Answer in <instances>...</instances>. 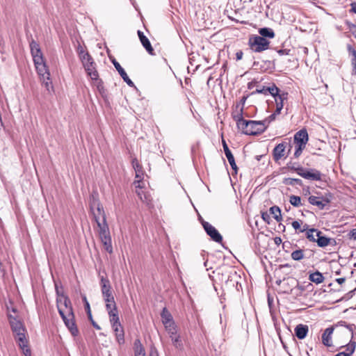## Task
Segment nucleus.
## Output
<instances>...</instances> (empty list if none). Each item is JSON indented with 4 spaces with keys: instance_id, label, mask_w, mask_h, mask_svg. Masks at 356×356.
<instances>
[{
    "instance_id": "nucleus-45",
    "label": "nucleus",
    "mask_w": 356,
    "mask_h": 356,
    "mask_svg": "<svg viewBox=\"0 0 356 356\" xmlns=\"http://www.w3.org/2000/svg\"><path fill=\"white\" fill-rule=\"evenodd\" d=\"M102 296L106 304L112 305L115 303L114 296L112 293V291L103 293Z\"/></svg>"
},
{
    "instance_id": "nucleus-37",
    "label": "nucleus",
    "mask_w": 356,
    "mask_h": 356,
    "mask_svg": "<svg viewBox=\"0 0 356 356\" xmlns=\"http://www.w3.org/2000/svg\"><path fill=\"white\" fill-rule=\"evenodd\" d=\"M283 184L285 185L289 186H302L303 183L302 181L300 179H296V178H284L283 180Z\"/></svg>"
},
{
    "instance_id": "nucleus-33",
    "label": "nucleus",
    "mask_w": 356,
    "mask_h": 356,
    "mask_svg": "<svg viewBox=\"0 0 356 356\" xmlns=\"http://www.w3.org/2000/svg\"><path fill=\"white\" fill-rule=\"evenodd\" d=\"M60 305L61 308H63V307H65V314H70V310L71 309V312H73V309H72V305H71V301L67 297H64V299H63V302H60V303L58 302V305Z\"/></svg>"
},
{
    "instance_id": "nucleus-53",
    "label": "nucleus",
    "mask_w": 356,
    "mask_h": 356,
    "mask_svg": "<svg viewBox=\"0 0 356 356\" xmlns=\"http://www.w3.org/2000/svg\"><path fill=\"white\" fill-rule=\"evenodd\" d=\"M85 309L88 315V318H91V310L89 302H86V304H84Z\"/></svg>"
},
{
    "instance_id": "nucleus-34",
    "label": "nucleus",
    "mask_w": 356,
    "mask_h": 356,
    "mask_svg": "<svg viewBox=\"0 0 356 356\" xmlns=\"http://www.w3.org/2000/svg\"><path fill=\"white\" fill-rule=\"evenodd\" d=\"M136 193L143 202L146 204L147 206L151 204L152 199L149 194L145 193L143 191H136Z\"/></svg>"
},
{
    "instance_id": "nucleus-8",
    "label": "nucleus",
    "mask_w": 356,
    "mask_h": 356,
    "mask_svg": "<svg viewBox=\"0 0 356 356\" xmlns=\"http://www.w3.org/2000/svg\"><path fill=\"white\" fill-rule=\"evenodd\" d=\"M202 225L206 232L207 234L215 242L222 243V236L219 232L209 222L202 220Z\"/></svg>"
},
{
    "instance_id": "nucleus-2",
    "label": "nucleus",
    "mask_w": 356,
    "mask_h": 356,
    "mask_svg": "<svg viewBox=\"0 0 356 356\" xmlns=\"http://www.w3.org/2000/svg\"><path fill=\"white\" fill-rule=\"evenodd\" d=\"M234 120L236 122L238 129L245 135H258L264 132L267 129V125H264L262 120H246L241 114L238 116H234Z\"/></svg>"
},
{
    "instance_id": "nucleus-42",
    "label": "nucleus",
    "mask_w": 356,
    "mask_h": 356,
    "mask_svg": "<svg viewBox=\"0 0 356 356\" xmlns=\"http://www.w3.org/2000/svg\"><path fill=\"white\" fill-rule=\"evenodd\" d=\"M106 309L108 312V314L109 317L114 316V314H118V311L116 306V303L115 304H106Z\"/></svg>"
},
{
    "instance_id": "nucleus-59",
    "label": "nucleus",
    "mask_w": 356,
    "mask_h": 356,
    "mask_svg": "<svg viewBox=\"0 0 356 356\" xmlns=\"http://www.w3.org/2000/svg\"><path fill=\"white\" fill-rule=\"evenodd\" d=\"M310 229L309 228V225L307 224H305L303 225V226L301 227V229H300L299 232L300 233H302V232H307L308 230H309Z\"/></svg>"
},
{
    "instance_id": "nucleus-27",
    "label": "nucleus",
    "mask_w": 356,
    "mask_h": 356,
    "mask_svg": "<svg viewBox=\"0 0 356 356\" xmlns=\"http://www.w3.org/2000/svg\"><path fill=\"white\" fill-rule=\"evenodd\" d=\"M100 284L102 294L112 291L110 281L107 277L102 276L100 279Z\"/></svg>"
},
{
    "instance_id": "nucleus-46",
    "label": "nucleus",
    "mask_w": 356,
    "mask_h": 356,
    "mask_svg": "<svg viewBox=\"0 0 356 356\" xmlns=\"http://www.w3.org/2000/svg\"><path fill=\"white\" fill-rule=\"evenodd\" d=\"M270 94L274 98L280 96V89L276 86L275 83L270 87H268V95Z\"/></svg>"
},
{
    "instance_id": "nucleus-16",
    "label": "nucleus",
    "mask_w": 356,
    "mask_h": 356,
    "mask_svg": "<svg viewBox=\"0 0 356 356\" xmlns=\"http://www.w3.org/2000/svg\"><path fill=\"white\" fill-rule=\"evenodd\" d=\"M112 63L113 65L115 66V69L122 78L124 82L127 83V84L130 87H135V85L134 82L129 78L127 74L126 73L125 70L122 67L120 64L115 60L113 59L112 60Z\"/></svg>"
},
{
    "instance_id": "nucleus-49",
    "label": "nucleus",
    "mask_w": 356,
    "mask_h": 356,
    "mask_svg": "<svg viewBox=\"0 0 356 356\" xmlns=\"http://www.w3.org/2000/svg\"><path fill=\"white\" fill-rule=\"evenodd\" d=\"M305 145H302L301 144H299V145L296 144L294 157L298 158L301 155L302 150L305 149Z\"/></svg>"
},
{
    "instance_id": "nucleus-54",
    "label": "nucleus",
    "mask_w": 356,
    "mask_h": 356,
    "mask_svg": "<svg viewBox=\"0 0 356 356\" xmlns=\"http://www.w3.org/2000/svg\"><path fill=\"white\" fill-rule=\"evenodd\" d=\"M261 218L262 219L269 223L270 222V214H268L267 212H264L261 213Z\"/></svg>"
},
{
    "instance_id": "nucleus-25",
    "label": "nucleus",
    "mask_w": 356,
    "mask_h": 356,
    "mask_svg": "<svg viewBox=\"0 0 356 356\" xmlns=\"http://www.w3.org/2000/svg\"><path fill=\"white\" fill-rule=\"evenodd\" d=\"M333 327H334V328H337L339 327H346L349 331V332L350 333L351 338L353 337L354 332H355V330L356 329V326H355V324H348V323H347L344 321H340L337 322L336 324L334 325Z\"/></svg>"
},
{
    "instance_id": "nucleus-28",
    "label": "nucleus",
    "mask_w": 356,
    "mask_h": 356,
    "mask_svg": "<svg viewBox=\"0 0 356 356\" xmlns=\"http://www.w3.org/2000/svg\"><path fill=\"white\" fill-rule=\"evenodd\" d=\"M259 36L264 38H273L275 37V32L270 28L264 27L259 29Z\"/></svg>"
},
{
    "instance_id": "nucleus-13",
    "label": "nucleus",
    "mask_w": 356,
    "mask_h": 356,
    "mask_svg": "<svg viewBox=\"0 0 356 356\" xmlns=\"http://www.w3.org/2000/svg\"><path fill=\"white\" fill-rule=\"evenodd\" d=\"M316 243L319 248H325L329 245L332 246L337 245V241L334 238H329L323 235L322 232L320 230L317 232Z\"/></svg>"
},
{
    "instance_id": "nucleus-12",
    "label": "nucleus",
    "mask_w": 356,
    "mask_h": 356,
    "mask_svg": "<svg viewBox=\"0 0 356 356\" xmlns=\"http://www.w3.org/2000/svg\"><path fill=\"white\" fill-rule=\"evenodd\" d=\"M29 45L33 63L44 60L40 47L36 41H35L34 40H31Z\"/></svg>"
},
{
    "instance_id": "nucleus-15",
    "label": "nucleus",
    "mask_w": 356,
    "mask_h": 356,
    "mask_svg": "<svg viewBox=\"0 0 356 356\" xmlns=\"http://www.w3.org/2000/svg\"><path fill=\"white\" fill-rule=\"evenodd\" d=\"M298 285V280L293 277L284 278L283 284L282 285V291L284 293H291L293 287Z\"/></svg>"
},
{
    "instance_id": "nucleus-51",
    "label": "nucleus",
    "mask_w": 356,
    "mask_h": 356,
    "mask_svg": "<svg viewBox=\"0 0 356 356\" xmlns=\"http://www.w3.org/2000/svg\"><path fill=\"white\" fill-rule=\"evenodd\" d=\"M109 320L111 325L120 323L118 314L115 315L114 314V316L109 317Z\"/></svg>"
},
{
    "instance_id": "nucleus-61",
    "label": "nucleus",
    "mask_w": 356,
    "mask_h": 356,
    "mask_svg": "<svg viewBox=\"0 0 356 356\" xmlns=\"http://www.w3.org/2000/svg\"><path fill=\"white\" fill-rule=\"evenodd\" d=\"M256 83H257V81H255V80H254V81H252L251 82H249L248 83V89H252L253 88L254 85L256 84Z\"/></svg>"
},
{
    "instance_id": "nucleus-17",
    "label": "nucleus",
    "mask_w": 356,
    "mask_h": 356,
    "mask_svg": "<svg viewBox=\"0 0 356 356\" xmlns=\"http://www.w3.org/2000/svg\"><path fill=\"white\" fill-rule=\"evenodd\" d=\"M308 139V134L305 129H300L294 135V143L297 145H306Z\"/></svg>"
},
{
    "instance_id": "nucleus-44",
    "label": "nucleus",
    "mask_w": 356,
    "mask_h": 356,
    "mask_svg": "<svg viewBox=\"0 0 356 356\" xmlns=\"http://www.w3.org/2000/svg\"><path fill=\"white\" fill-rule=\"evenodd\" d=\"M291 257L294 261H300L304 258V251L301 249L292 252Z\"/></svg>"
},
{
    "instance_id": "nucleus-55",
    "label": "nucleus",
    "mask_w": 356,
    "mask_h": 356,
    "mask_svg": "<svg viewBox=\"0 0 356 356\" xmlns=\"http://www.w3.org/2000/svg\"><path fill=\"white\" fill-rule=\"evenodd\" d=\"M290 51H291V50L290 49H282L277 50V53L280 56L289 55L290 54Z\"/></svg>"
},
{
    "instance_id": "nucleus-3",
    "label": "nucleus",
    "mask_w": 356,
    "mask_h": 356,
    "mask_svg": "<svg viewBox=\"0 0 356 356\" xmlns=\"http://www.w3.org/2000/svg\"><path fill=\"white\" fill-rule=\"evenodd\" d=\"M36 71L40 76V80L42 81L46 89L49 91L52 88V82L50 78V72L46 65L44 60L34 63Z\"/></svg>"
},
{
    "instance_id": "nucleus-14",
    "label": "nucleus",
    "mask_w": 356,
    "mask_h": 356,
    "mask_svg": "<svg viewBox=\"0 0 356 356\" xmlns=\"http://www.w3.org/2000/svg\"><path fill=\"white\" fill-rule=\"evenodd\" d=\"M287 145H289V147H291V145L285 141L279 143L275 147V148L273 150V156L275 161L277 162L282 158L286 156L285 149Z\"/></svg>"
},
{
    "instance_id": "nucleus-39",
    "label": "nucleus",
    "mask_w": 356,
    "mask_h": 356,
    "mask_svg": "<svg viewBox=\"0 0 356 356\" xmlns=\"http://www.w3.org/2000/svg\"><path fill=\"white\" fill-rule=\"evenodd\" d=\"M286 168L292 171L296 172L298 175L301 173L303 168L296 163L289 162L286 164Z\"/></svg>"
},
{
    "instance_id": "nucleus-22",
    "label": "nucleus",
    "mask_w": 356,
    "mask_h": 356,
    "mask_svg": "<svg viewBox=\"0 0 356 356\" xmlns=\"http://www.w3.org/2000/svg\"><path fill=\"white\" fill-rule=\"evenodd\" d=\"M334 327H329L324 330L322 334V343L327 347L332 346V335L333 334Z\"/></svg>"
},
{
    "instance_id": "nucleus-26",
    "label": "nucleus",
    "mask_w": 356,
    "mask_h": 356,
    "mask_svg": "<svg viewBox=\"0 0 356 356\" xmlns=\"http://www.w3.org/2000/svg\"><path fill=\"white\" fill-rule=\"evenodd\" d=\"M131 164L136 172V177L141 179L143 176L142 165L139 163L136 158L132 159Z\"/></svg>"
},
{
    "instance_id": "nucleus-21",
    "label": "nucleus",
    "mask_w": 356,
    "mask_h": 356,
    "mask_svg": "<svg viewBox=\"0 0 356 356\" xmlns=\"http://www.w3.org/2000/svg\"><path fill=\"white\" fill-rule=\"evenodd\" d=\"M345 347L346 350L338 353L334 356H351L355 352L356 347V342L350 340L346 346H341L340 348Z\"/></svg>"
},
{
    "instance_id": "nucleus-32",
    "label": "nucleus",
    "mask_w": 356,
    "mask_h": 356,
    "mask_svg": "<svg viewBox=\"0 0 356 356\" xmlns=\"http://www.w3.org/2000/svg\"><path fill=\"white\" fill-rule=\"evenodd\" d=\"M348 49L350 54L352 56L351 58V64L353 65V74H356V49L351 47V45L348 46Z\"/></svg>"
},
{
    "instance_id": "nucleus-48",
    "label": "nucleus",
    "mask_w": 356,
    "mask_h": 356,
    "mask_svg": "<svg viewBox=\"0 0 356 356\" xmlns=\"http://www.w3.org/2000/svg\"><path fill=\"white\" fill-rule=\"evenodd\" d=\"M280 113H277V111H275L273 113H272L271 115H270L268 118H266V119H264V120H262L264 122V125H267V127L268 126V124L274 121L276 118V116L277 115H279Z\"/></svg>"
},
{
    "instance_id": "nucleus-24",
    "label": "nucleus",
    "mask_w": 356,
    "mask_h": 356,
    "mask_svg": "<svg viewBox=\"0 0 356 356\" xmlns=\"http://www.w3.org/2000/svg\"><path fill=\"white\" fill-rule=\"evenodd\" d=\"M288 93L287 92H282L280 96L277 97L275 99V101L276 102V109L277 113H280L282 109L284 106V101L287 99Z\"/></svg>"
},
{
    "instance_id": "nucleus-60",
    "label": "nucleus",
    "mask_w": 356,
    "mask_h": 356,
    "mask_svg": "<svg viewBox=\"0 0 356 356\" xmlns=\"http://www.w3.org/2000/svg\"><path fill=\"white\" fill-rule=\"evenodd\" d=\"M350 236L351 238L356 240V228L350 231Z\"/></svg>"
},
{
    "instance_id": "nucleus-50",
    "label": "nucleus",
    "mask_w": 356,
    "mask_h": 356,
    "mask_svg": "<svg viewBox=\"0 0 356 356\" xmlns=\"http://www.w3.org/2000/svg\"><path fill=\"white\" fill-rule=\"evenodd\" d=\"M255 94H264L265 95H268V87L263 86L261 88H257L256 90L252 92L251 95Z\"/></svg>"
},
{
    "instance_id": "nucleus-43",
    "label": "nucleus",
    "mask_w": 356,
    "mask_h": 356,
    "mask_svg": "<svg viewBox=\"0 0 356 356\" xmlns=\"http://www.w3.org/2000/svg\"><path fill=\"white\" fill-rule=\"evenodd\" d=\"M101 241L104 245V250L110 254L112 253L113 246L111 238H105L104 240H102Z\"/></svg>"
},
{
    "instance_id": "nucleus-35",
    "label": "nucleus",
    "mask_w": 356,
    "mask_h": 356,
    "mask_svg": "<svg viewBox=\"0 0 356 356\" xmlns=\"http://www.w3.org/2000/svg\"><path fill=\"white\" fill-rule=\"evenodd\" d=\"M141 44H143V47L146 49V51L150 54L154 55V49L152 47V44L149 40V39L145 37H142L141 40H140Z\"/></svg>"
},
{
    "instance_id": "nucleus-7",
    "label": "nucleus",
    "mask_w": 356,
    "mask_h": 356,
    "mask_svg": "<svg viewBox=\"0 0 356 356\" xmlns=\"http://www.w3.org/2000/svg\"><path fill=\"white\" fill-rule=\"evenodd\" d=\"M331 193H326L321 197L311 195L308 198L309 204L316 206L319 209L323 210L326 205H327L332 200Z\"/></svg>"
},
{
    "instance_id": "nucleus-63",
    "label": "nucleus",
    "mask_w": 356,
    "mask_h": 356,
    "mask_svg": "<svg viewBox=\"0 0 356 356\" xmlns=\"http://www.w3.org/2000/svg\"><path fill=\"white\" fill-rule=\"evenodd\" d=\"M283 282H284V279L283 280H281V279H277L276 281H275V284L278 286H280V287L282 288V285L283 284Z\"/></svg>"
},
{
    "instance_id": "nucleus-18",
    "label": "nucleus",
    "mask_w": 356,
    "mask_h": 356,
    "mask_svg": "<svg viewBox=\"0 0 356 356\" xmlns=\"http://www.w3.org/2000/svg\"><path fill=\"white\" fill-rule=\"evenodd\" d=\"M222 147H223V149H224L225 156H226L232 170H234V172L236 173L238 168L236 164L234 157L232 152L229 149L226 142L224 140H222Z\"/></svg>"
},
{
    "instance_id": "nucleus-4",
    "label": "nucleus",
    "mask_w": 356,
    "mask_h": 356,
    "mask_svg": "<svg viewBox=\"0 0 356 356\" xmlns=\"http://www.w3.org/2000/svg\"><path fill=\"white\" fill-rule=\"evenodd\" d=\"M248 45L252 51L260 53L269 49L270 42L263 37L254 35L249 38Z\"/></svg>"
},
{
    "instance_id": "nucleus-56",
    "label": "nucleus",
    "mask_w": 356,
    "mask_h": 356,
    "mask_svg": "<svg viewBox=\"0 0 356 356\" xmlns=\"http://www.w3.org/2000/svg\"><path fill=\"white\" fill-rule=\"evenodd\" d=\"M91 323V324L92 325V326L96 329V330H101V327L95 321V320H93L92 318V316L91 315V318H88Z\"/></svg>"
},
{
    "instance_id": "nucleus-1",
    "label": "nucleus",
    "mask_w": 356,
    "mask_h": 356,
    "mask_svg": "<svg viewBox=\"0 0 356 356\" xmlns=\"http://www.w3.org/2000/svg\"><path fill=\"white\" fill-rule=\"evenodd\" d=\"M9 323L19 348L25 356H31V350L26 338V329L22 323L12 315H8Z\"/></svg>"
},
{
    "instance_id": "nucleus-6",
    "label": "nucleus",
    "mask_w": 356,
    "mask_h": 356,
    "mask_svg": "<svg viewBox=\"0 0 356 356\" xmlns=\"http://www.w3.org/2000/svg\"><path fill=\"white\" fill-rule=\"evenodd\" d=\"M81 60L88 75L92 80H97L99 78V74L96 70L95 63L92 56L88 53H86L81 56Z\"/></svg>"
},
{
    "instance_id": "nucleus-9",
    "label": "nucleus",
    "mask_w": 356,
    "mask_h": 356,
    "mask_svg": "<svg viewBox=\"0 0 356 356\" xmlns=\"http://www.w3.org/2000/svg\"><path fill=\"white\" fill-rule=\"evenodd\" d=\"M165 329L169 334L173 346L177 349H182L183 343L179 334H177V325H166Z\"/></svg>"
},
{
    "instance_id": "nucleus-30",
    "label": "nucleus",
    "mask_w": 356,
    "mask_h": 356,
    "mask_svg": "<svg viewBox=\"0 0 356 356\" xmlns=\"http://www.w3.org/2000/svg\"><path fill=\"white\" fill-rule=\"evenodd\" d=\"M309 279L312 282H314L316 284H321L324 280V276L319 271H316L309 275Z\"/></svg>"
},
{
    "instance_id": "nucleus-29",
    "label": "nucleus",
    "mask_w": 356,
    "mask_h": 356,
    "mask_svg": "<svg viewBox=\"0 0 356 356\" xmlns=\"http://www.w3.org/2000/svg\"><path fill=\"white\" fill-rule=\"evenodd\" d=\"M135 356H145V349L139 339L134 341Z\"/></svg>"
},
{
    "instance_id": "nucleus-31",
    "label": "nucleus",
    "mask_w": 356,
    "mask_h": 356,
    "mask_svg": "<svg viewBox=\"0 0 356 356\" xmlns=\"http://www.w3.org/2000/svg\"><path fill=\"white\" fill-rule=\"evenodd\" d=\"M248 98V95L243 96L241 99L240 102L236 105V110L238 109V111L237 113H233V118L234 116H238L240 114L241 116H243V107Z\"/></svg>"
},
{
    "instance_id": "nucleus-52",
    "label": "nucleus",
    "mask_w": 356,
    "mask_h": 356,
    "mask_svg": "<svg viewBox=\"0 0 356 356\" xmlns=\"http://www.w3.org/2000/svg\"><path fill=\"white\" fill-rule=\"evenodd\" d=\"M291 225L293 228L298 232L300 233L299 231L301 229L300 222L298 220H294L292 222Z\"/></svg>"
},
{
    "instance_id": "nucleus-47",
    "label": "nucleus",
    "mask_w": 356,
    "mask_h": 356,
    "mask_svg": "<svg viewBox=\"0 0 356 356\" xmlns=\"http://www.w3.org/2000/svg\"><path fill=\"white\" fill-rule=\"evenodd\" d=\"M289 202L293 206L296 207L301 205V198L299 196L291 195Z\"/></svg>"
},
{
    "instance_id": "nucleus-40",
    "label": "nucleus",
    "mask_w": 356,
    "mask_h": 356,
    "mask_svg": "<svg viewBox=\"0 0 356 356\" xmlns=\"http://www.w3.org/2000/svg\"><path fill=\"white\" fill-rule=\"evenodd\" d=\"M305 290V286L304 285L299 284L298 282V285L293 287L291 294H293L296 298L300 297L302 295V292Z\"/></svg>"
},
{
    "instance_id": "nucleus-64",
    "label": "nucleus",
    "mask_w": 356,
    "mask_h": 356,
    "mask_svg": "<svg viewBox=\"0 0 356 356\" xmlns=\"http://www.w3.org/2000/svg\"><path fill=\"white\" fill-rule=\"evenodd\" d=\"M351 10L356 14V3H351Z\"/></svg>"
},
{
    "instance_id": "nucleus-11",
    "label": "nucleus",
    "mask_w": 356,
    "mask_h": 356,
    "mask_svg": "<svg viewBox=\"0 0 356 356\" xmlns=\"http://www.w3.org/2000/svg\"><path fill=\"white\" fill-rule=\"evenodd\" d=\"M299 175L310 181H321L322 179V173L315 168L305 169L303 168Z\"/></svg>"
},
{
    "instance_id": "nucleus-5",
    "label": "nucleus",
    "mask_w": 356,
    "mask_h": 356,
    "mask_svg": "<svg viewBox=\"0 0 356 356\" xmlns=\"http://www.w3.org/2000/svg\"><path fill=\"white\" fill-rule=\"evenodd\" d=\"M58 310L65 326L67 327L72 335L74 337L78 336L79 332L75 323L73 312L70 311V314H65L64 309L61 308L60 305L58 306Z\"/></svg>"
},
{
    "instance_id": "nucleus-62",
    "label": "nucleus",
    "mask_w": 356,
    "mask_h": 356,
    "mask_svg": "<svg viewBox=\"0 0 356 356\" xmlns=\"http://www.w3.org/2000/svg\"><path fill=\"white\" fill-rule=\"evenodd\" d=\"M345 280H346L345 277H340V278L336 279V282L339 284H342L345 282Z\"/></svg>"
},
{
    "instance_id": "nucleus-41",
    "label": "nucleus",
    "mask_w": 356,
    "mask_h": 356,
    "mask_svg": "<svg viewBox=\"0 0 356 356\" xmlns=\"http://www.w3.org/2000/svg\"><path fill=\"white\" fill-rule=\"evenodd\" d=\"M95 213H96L97 215V216L99 217V218H102V222H106V214H105L104 208L102 206V204L100 203H99V202L97 204V210H96V211L93 212V215Z\"/></svg>"
},
{
    "instance_id": "nucleus-19",
    "label": "nucleus",
    "mask_w": 356,
    "mask_h": 356,
    "mask_svg": "<svg viewBox=\"0 0 356 356\" xmlns=\"http://www.w3.org/2000/svg\"><path fill=\"white\" fill-rule=\"evenodd\" d=\"M116 337L118 343L121 345L124 343V333L121 323L111 325Z\"/></svg>"
},
{
    "instance_id": "nucleus-36",
    "label": "nucleus",
    "mask_w": 356,
    "mask_h": 356,
    "mask_svg": "<svg viewBox=\"0 0 356 356\" xmlns=\"http://www.w3.org/2000/svg\"><path fill=\"white\" fill-rule=\"evenodd\" d=\"M270 213L273 216V218L277 221L282 220L281 210L277 206H273L270 208Z\"/></svg>"
},
{
    "instance_id": "nucleus-38",
    "label": "nucleus",
    "mask_w": 356,
    "mask_h": 356,
    "mask_svg": "<svg viewBox=\"0 0 356 356\" xmlns=\"http://www.w3.org/2000/svg\"><path fill=\"white\" fill-rule=\"evenodd\" d=\"M318 231L319 230L317 229L310 228V229L305 233L306 238L311 242H316Z\"/></svg>"
},
{
    "instance_id": "nucleus-23",
    "label": "nucleus",
    "mask_w": 356,
    "mask_h": 356,
    "mask_svg": "<svg viewBox=\"0 0 356 356\" xmlns=\"http://www.w3.org/2000/svg\"><path fill=\"white\" fill-rule=\"evenodd\" d=\"M309 332V327L307 325L298 324L294 329V332L298 339H304Z\"/></svg>"
},
{
    "instance_id": "nucleus-20",
    "label": "nucleus",
    "mask_w": 356,
    "mask_h": 356,
    "mask_svg": "<svg viewBox=\"0 0 356 356\" xmlns=\"http://www.w3.org/2000/svg\"><path fill=\"white\" fill-rule=\"evenodd\" d=\"M161 317L162 320V323L165 327V326L175 325V323L173 320L172 316L170 312L167 309L166 307H164L161 313Z\"/></svg>"
},
{
    "instance_id": "nucleus-57",
    "label": "nucleus",
    "mask_w": 356,
    "mask_h": 356,
    "mask_svg": "<svg viewBox=\"0 0 356 356\" xmlns=\"http://www.w3.org/2000/svg\"><path fill=\"white\" fill-rule=\"evenodd\" d=\"M77 52L80 56V59H81V56L86 54V52H85L83 48L79 44L78 46V48H77Z\"/></svg>"
},
{
    "instance_id": "nucleus-10",
    "label": "nucleus",
    "mask_w": 356,
    "mask_h": 356,
    "mask_svg": "<svg viewBox=\"0 0 356 356\" xmlns=\"http://www.w3.org/2000/svg\"><path fill=\"white\" fill-rule=\"evenodd\" d=\"M94 219L99 227V236L100 240L111 238L107 222L99 221V217L97 216L96 213L94 214Z\"/></svg>"
},
{
    "instance_id": "nucleus-58",
    "label": "nucleus",
    "mask_w": 356,
    "mask_h": 356,
    "mask_svg": "<svg viewBox=\"0 0 356 356\" xmlns=\"http://www.w3.org/2000/svg\"><path fill=\"white\" fill-rule=\"evenodd\" d=\"M243 53L241 50L240 51H238L236 53V60H240L242 59L243 58Z\"/></svg>"
}]
</instances>
